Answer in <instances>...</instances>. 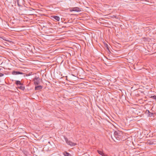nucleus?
<instances>
[{
    "label": "nucleus",
    "instance_id": "1",
    "mask_svg": "<svg viewBox=\"0 0 156 156\" xmlns=\"http://www.w3.org/2000/svg\"><path fill=\"white\" fill-rule=\"evenodd\" d=\"M123 134L119 131H115L114 133V136L116 140L122 139Z\"/></svg>",
    "mask_w": 156,
    "mask_h": 156
},
{
    "label": "nucleus",
    "instance_id": "2",
    "mask_svg": "<svg viewBox=\"0 0 156 156\" xmlns=\"http://www.w3.org/2000/svg\"><path fill=\"white\" fill-rule=\"evenodd\" d=\"M40 79L38 77L35 76L33 79V81L35 85L39 84L40 83Z\"/></svg>",
    "mask_w": 156,
    "mask_h": 156
},
{
    "label": "nucleus",
    "instance_id": "3",
    "mask_svg": "<svg viewBox=\"0 0 156 156\" xmlns=\"http://www.w3.org/2000/svg\"><path fill=\"white\" fill-rule=\"evenodd\" d=\"M65 140L66 143L71 146H74L76 144L69 140L67 138L65 139Z\"/></svg>",
    "mask_w": 156,
    "mask_h": 156
},
{
    "label": "nucleus",
    "instance_id": "4",
    "mask_svg": "<svg viewBox=\"0 0 156 156\" xmlns=\"http://www.w3.org/2000/svg\"><path fill=\"white\" fill-rule=\"evenodd\" d=\"M12 75H16L18 74H23L24 73L20 71H13L12 72Z\"/></svg>",
    "mask_w": 156,
    "mask_h": 156
},
{
    "label": "nucleus",
    "instance_id": "5",
    "mask_svg": "<svg viewBox=\"0 0 156 156\" xmlns=\"http://www.w3.org/2000/svg\"><path fill=\"white\" fill-rule=\"evenodd\" d=\"M43 87L41 85H38L36 86L35 87V90H40L42 89Z\"/></svg>",
    "mask_w": 156,
    "mask_h": 156
},
{
    "label": "nucleus",
    "instance_id": "6",
    "mask_svg": "<svg viewBox=\"0 0 156 156\" xmlns=\"http://www.w3.org/2000/svg\"><path fill=\"white\" fill-rule=\"evenodd\" d=\"M97 152L99 154L101 155L102 156H108L107 154L104 153L102 151L98 150Z\"/></svg>",
    "mask_w": 156,
    "mask_h": 156
},
{
    "label": "nucleus",
    "instance_id": "7",
    "mask_svg": "<svg viewBox=\"0 0 156 156\" xmlns=\"http://www.w3.org/2000/svg\"><path fill=\"white\" fill-rule=\"evenodd\" d=\"M73 9H74V11L79 12L81 11V9L78 7H74Z\"/></svg>",
    "mask_w": 156,
    "mask_h": 156
},
{
    "label": "nucleus",
    "instance_id": "8",
    "mask_svg": "<svg viewBox=\"0 0 156 156\" xmlns=\"http://www.w3.org/2000/svg\"><path fill=\"white\" fill-rule=\"evenodd\" d=\"M146 112L147 113L148 116L149 117H151L154 115V113L150 112L148 110H147Z\"/></svg>",
    "mask_w": 156,
    "mask_h": 156
},
{
    "label": "nucleus",
    "instance_id": "9",
    "mask_svg": "<svg viewBox=\"0 0 156 156\" xmlns=\"http://www.w3.org/2000/svg\"><path fill=\"white\" fill-rule=\"evenodd\" d=\"M17 88H19L20 89L22 90H24L25 89V87L23 85H20V86L19 87H17Z\"/></svg>",
    "mask_w": 156,
    "mask_h": 156
},
{
    "label": "nucleus",
    "instance_id": "10",
    "mask_svg": "<svg viewBox=\"0 0 156 156\" xmlns=\"http://www.w3.org/2000/svg\"><path fill=\"white\" fill-rule=\"evenodd\" d=\"M15 83L17 85H23V84L21 83L20 81L19 80H16L15 82Z\"/></svg>",
    "mask_w": 156,
    "mask_h": 156
},
{
    "label": "nucleus",
    "instance_id": "11",
    "mask_svg": "<svg viewBox=\"0 0 156 156\" xmlns=\"http://www.w3.org/2000/svg\"><path fill=\"white\" fill-rule=\"evenodd\" d=\"M53 18L56 21H59L60 20L59 17L58 16H55L53 17Z\"/></svg>",
    "mask_w": 156,
    "mask_h": 156
},
{
    "label": "nucleus",
    "instance_id": "12",
    "mask_svg": "<svg viewBox=\"0 0 156 156\" xmlns=\"http://www.w3.org/2000/svg\"><path fill=\"white\" fill-rule=\"evenodd\" d=\"M151 27L150 28V27H146L145 29V30L147 32V31H149L151 30Z\"/></svg>",
    "mask_w": 156,
    "mask_h": 156
},
{
    "label": "nucleus",
    "instance_id": "13",
    "mask_svg": "<svg viewBox=\"0 0 156 156\" xmlns=\"http://www.w3.org/2000/svg\"><path fill=\"white\" fill-rule=\"evenodd\" d=\"M64 154L65 156H71V155L67 152H65L64 153Z\"/></svg>",
    "mask_w": 156,
    "mask_h": 156
},
{
    "label": "nucleus",
    "instance_id": "14",
    "mask_svg": "<svg viewBox=\"0 0 156 156\" xmlns=\"http://www.w3.org/2000/svg\"><path fill=\"white\" fill-rule=\"evenodd\" d=\"M150 98L154 99L155 100V101H156V96L154 95V96H151L150 97Z\"/></svg>",
    "mask_w": 156,
    "mask_h": 156
},
{
    "label": "nucleus",
    "instance_id": "15",
    "mask_svg": "<svg viewBox=\"0 0 156 156\" xmlns=\"http://www.w3.org/2000/svg\"><path fill=\"white\" fill-rule=\"evenodd\" d=\"M19 0H17V5H18V6L20 7L21 6V5H20V3L19 2Z\"/></svg>",
    "mask_w": 156,
    "mask_h": 156
},
{
    "label": "nucleus",
    "instance_id": "16",
    "mask_svg": "<svg viewBox=\"0 0 156 156\" xmlns=\"http://www.w3.org/2000/svg\"><path fill=\"white\" fill-rule=\"evenodd\" d=\"M111 138H112L115 142H116L115 140V138L114 137V135L113 136L111 135Z\"/></svg>",
    "mask_w": 156,
    "mask_h": 156
},
{
    "label": "nucleus",
    "instance_id": "17",
    "mask_svg": "<svg viewBox=\"0 0 156 156\" xmlns=\"http://www.w3.org/2000/svg\"><path fill=\"white\" fill-rule=\"evenodd\" d=\"M73 8H70V11H74V9H73Z\"/></svg>",
    "mask_w": 156,
    "mask_h": 156
},
{
    "label": "nucleus",
    "instance_id": "18",
    "mask_svg": "<svg viewBox=\"0 0 156 156\" xmlns=\"http://www.w3.org/2000/svg\"><path fill=\"white\" fill-rule=\"evenodd\" d=\"M0 38H1L2 39H3V40L5 41H7L5 39V37H1Z\"/></svg>",
    "mask_w": 156,
    "mask_h": 156
},
{
    "label": "nucleus",
    "instance_id": "19",
    "mask_svg": "<svg viewBox=\"0 0 156 156\" xmlns=\"http://www.w3.org/2000/svg\"><path fill=\"white\" fill-rule=\"evenodd\" d=\"M106 47H107V49H108V50L109 51H110V50H109V48H108V44H106Z\"/></svg>",
    "mask_w": 156,
    "mask_h": 156
},
{
    "label": "nucleus",
    "instance_id": "20",
    "mask_svg": "<svg viewBox=\"0 0 156 156\" xmlns=\"http://www.w3.org/2000/svg\"><path fill=\"white\" fill-rule=\"evenodd\" d=\"M4 76V74L2 73H0V77L2 76Z\"/></svg>",
    "mask_w": 156,
    "mask_h": 156
},
{
    "label": "nucleus",
    "instance_id": "21",
    "mask_svg": "<svg viewBox=\"0 0 156 156\" xmlns=\"http://www.w3.org/2000/svg\"><path fill=\"white\" fill-rule=\"evenodd\" d=\"M150 144H152V143H151V142H150Z\"/></svg>",
    "mask_w": 156,
    "mask_h": 156
},
{
    "label": "nucleus",
    "instance_id": "22",
    "mask_svg": "<svg viewBox=\"0 0 156 156\" xmlns=\"http://www.w3.org/2000/svg\"><path fill=\"white\" fill-rule=\"evenodd\" d=\"M62 22H63V20H62Z\"/></svg>",
    "mask_w": 156,
    "mask_h": 156
},
{
    "label": "nucleus",
    "instance_id": "23",
    "mask_svg": "<svg viewBox=\"0 0 156 156\" xmlns=\"http://www.w3.org/2000/svg\"><path fill=\"white\" fill-rule=\"evenodd\" d=\"M64 23H67L66 22H65Z\"/></svg>",
    "mask_w": 156,
    "mask_h": 156
},
{
    "label": "nucleus",
    "instance_id": "24",
    "mask_svg": "<svg viewBox=\"0 0 156 156\" xmlns=\"http://www.w3.org/2000/svg\"><path fill=\"white\" fill-rule=\"evenodd\" d=\"M1 70V68H0V71Z\"/></svg>",
    "mask_w": 156,
    "mask_h": 156
}]
</instances>
